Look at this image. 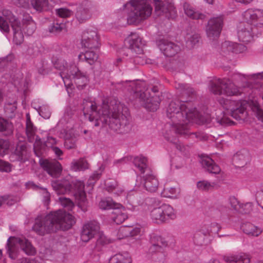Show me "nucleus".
Here are the masks:
<instances>
[{"label": "nucleus", "mask_w": 263, "mask_h": 263, "mask_svg": "<svg viewBox=\"0 0 263 263\" xmlns=\"http://www.w3.org/2000/svg\"><path fill=\"white\" fill-rule=\"evenodd\" d=\"M83 112L85 118L90 121H95V125H99V120L103 118V121L108 122L110 129L119 134H125L130 129V126L128 123V109L125 105L116 101L115 106L111 110L110 106L105 105L103 110L98 109V106L95 102L84 100L83 102Z\"/></svg>", "instance_id": "f257e3e1"}, {"label": "nucleus", "mask_w": 263, "mask_h": 263, "mask_svg": "<svg viewBox=\"0 0 263 263\" xmlns=\"http://www.w3.org/2000/svg\"><path fill=\"white\" fill-rule=\"evenodd\" d=\"M75 218L70 214L63 210L50 212L43 219L37 218L33 230L37 234L55 233L59 230H67L75 223Z\"/></svg>", "instance_id": "f03ea898"}, {"label": "nucleus", "mask_w": 263, "mask_h": 263, "mask_svg": "<svg viewBox=\"0 0 263 263\" xmlns=\"http://www.w3.org/2000/svg\"><path fill=\"white\" fill-rule=\"evenodd\" d=\"M124 85L128 87L127 90L133 100L141 105L149 111H155L158 109L161 99L157 86L148 88L145 81L139 80L126 81Z\"/></svg>", "instance_id": "7ed1b4c3"}, {"label": "nucleus", "mask_w": 263, "mask_h": 263, "mask_svg": "<svg viewBox=\"0 0 263 263\" xmlns=\"http://www.w3.org/2000/svg\"><path fill=\"white\" fill-rule=\"evenodd\" d=\"M167 116L173 122L183 123L199 118V112L191 101H172L167 109Z\"/></svg>", "instance_id": "20e7f679"}, {"label": "nucleus", "mask_w": 263, "mask_h": 263, "mask_svg": "<svg viewBox=\"0 0 263 263\" xmlns=\"http://www.w3.org/2000/svg\"><path fill=\"white\" fill-rule=\"evenodd\" d=\"M242 16L246 22L240 24L238 36L240 41L248 43L253 39L254 27L263 26V10L249 9L243 13Z\"/></svg>", "instance_id": "39448f33"}, {"label": "nucleus", "mask_w": 263, "mask_h": 263, "mask_svg": "<svg viewBox=\"0 0 263 263\" xmlns=\"http://www.w3.org/2000/svg\"><path fill=\"white\" fill-rule=\"evenodd\" d=\"M125 7L129 10L127 18L129 25H137L152 14V8L148 0H130Z\"/></svg>", "instance_id": "423d86ee"}, {"label": "nucleus", "mask_w": 263, "mask_h": 263, "mask_svg": "<svg viewBox=\"0 0 263 263\" xmlns=\"http://www.w3.org/2000/svg\"><path fill=\"white\" fill-rule=\"evenodd\" d=\"M51 184L58 194L72 192L80 203H84L86 200L84 184L81 181L71 182L68 180L64 179L53 181Z\"/></svg>", "instance_id": "0eeeda50"}, {"label": "nucleus", "mask_w": 263, "mask_h": 263, "mask_svg": "<svg viewBox=\"0 0 263 263\" xmlns=\"http://www.w3.org/2000/svg\"><path fill=\"white\" fill-rule=\"evenodd\" d=\"M210 90L214 94H224L227 96H238L241 94L240 88L230 79H213L210 81Z\"/></svg>", "instance_id": "6e6552de"}, {"label": "nucleus", "mask_w": 263, "mask_h": 263, "mask_svg": "<svg viewBox=\"0 0 263 263\" xmlns=\"http://www.w3.org/2000/svg\"><path fill=\"white\" fill-rule=\"evenodd\" d=\"M18 245L27 254L32 255L35 254V249L26 238L10 237L7 241V252L12 259L14 260L17 257Z\"/></svg>", "instance_id": "1a4fd4ad"}, {"label": "nucleus", "mask_w": 263, "mask_h": 263, "mask_svg": "<svg viewBox=\"0 0 263 263\" xmlns=\"http://www.w3.org/2000/svg\"><path fill=\"white\" fill-rule=\"evenodd\" d=\"M188 133L187 124L183 123L173 122L171 129L166 130L164 134V138L170 143L173 144L176 148L181 152L183 151L184 146L180 143L176 137V135H187Z\"/></svg>", "instance_id": "9d476101"}, {"label": "nucleus", "mask_w": 263, "mask_h": 263, "mask_svg": "<svg viewBox=\"0 0 263 263\" xmlns=\"http://www.w3.org/2000/svg\"><path fill=\"white\" fill-rule=\"evenodd\" d=\"M150 216L152 220L158 224L165 222L169 219H174L176 217L173 207L166 204L154 208L151 211Z\"/></svg>", "instance_id": "9b49d317"}, {"label": "nucleus", "mask_w": 263, "mask_h": 263, "mask_svg": "<svg viewBox=\"0 0 263 263\" xmlns=\"http://www.w3.org/2000/svg\"><path fill=\"white\" fill-rule=\"evenodd\" d=\"M220 227L217 223L204 225L196 231L194 236V243L199 246L206 245L209 242V236L211 233H218Z\"/></svg>", "instance_id": "f8f14e48"}, {"label": "nucleus", "mask_w": 263, "mask_h": 263, "mask_svg": "<svg viewBox=\"0 0 263 263\" xmlns=\"http://www.w3.org/2000/svg\"><path fill=\"white\" fill-rule=\"evenodd\" d=\"M155 9L159 15L165 14L169 19H174L177 15L173 0H154Z\"/></svg>", "instance_id": "ddd939ff"}, {"label": "nucleus", "mask_w": 263, "mask_h": 263, "mask_svg": "<svg viewBox=\"0 0 263 263\" xmlns=\"http://www.w3.org/2000/svg\"><path fill=\"white\" fill-rule=\"evenodd\" d=\"M223 25V16L220 15L210 18L206 28L208 37L210 40L217 39L221 33Z\"/></svg>", "instance_id": "4468645a"}, {"label": "nucleus", "mask_w": 263, "mask_h": 263, "mask_svg": "<svg viewBox=\"0 0 263 263\" xmlns=\"http://www.w3.org/2000/svg\"><path fill=\"white\" fill-rule=\"evenodd\" d=\"M223 25V16L220 15L210 18L206 28L208 37L210 40L217 39L221 33Z\"/></svg>", "instance_id": "2eb2a0df"}, {"label": "nucleus", "mask_w": 263, "mask_h": 263, "mask_svg": "<svg viewBox=\"0 0 263 263\" xmlns=\"http://www.w3.org/2000/svg\"><path fill=\"white\" fill-rule=\"evenodd\" d=\"M2 13L3 16H0V29L2 31L5 32H9V25L8 21L11 24V27H14L20 23V21L13 14L10 10L4 9L3 10Z\"/></svg>", "instance_id": "dca6fc26"}, {"label": "nucleus", "mask_w": 263, "mask_h": 263, "mask_svg": "<svg viewBox=\"0 0 263 263\" xmlns=\"http://www.w3.org/2000/svg\"><path fill=\"white\" fill-rule=\"evenodd\" d=\"M92 5L91 2L83 1L77 8L76 17L80 23H83L89 20L92 14Z\"/></svg>", "instance_id": "f3484780"}, {"label": "nucleus", "mask_w": 263, "mask_h": 263, "mask_svg": "<svg viewBox=\"0 0 263 263\" xmlns=\"http://www.w3.org/2000/svg\"><path fill=\"white\" fill-rule=\"evenodd\" d=\"M99 223L95 221H90L85 223L81 232V239L84 242H88L99 232Z\"/></svg>", "instance_id": "a211bd4d"}, {"label": "nucleus", "mask_w": 263, "mask_h": 263, "mask_svg": "<svg viewBox=\"0 0 263 263\" xmlns=\"http://www.w3.org/2000/svg\"><path fill=\"white\" fill-rule=\"evenodd\" d=\"M82 45L88 49H96L99 47V36L96 31H84L82 35Z\"/></svg>", "instance_id": "6ab92c4d"}, {"label": "nucleus", "mask_w": 263, "mask_h": 263, "mask_svg": "<svg viewBox=\"0 0 263 263\" xmlns=\"http://www.w3.org/2000/svg\"><path fill=\"white\" fill-rule=\"evenodd\" d=\"M157 45L166 57H173L180 50L179 45L167 40H160L158 42Z\"/></svg>", "instance_id": "aec40b11"}, {"label": "nucleus", "mask_w": 263, "mask_h": 263, "mask_svg": "<svg viewBox=\"0 0 263 263\" xmlns=\"http://www.w3.org/2000/svg\"><path fill=\"white\" fill-rule=\"evenodd\" d=\"M41 165L49 175L54 178L58 177L62 171L61 164L55 160H44Z\"/></svg>", "instance_id": "412c9836"}, {"label": "nucleus", "mask_w": 263, "mask_h": 263, "mask_svg": "<svg viewBox=\"0 0 263 263\" xmlns=\"http://www.w3.org/2000/svg\"><path fill=\"white\" fill-rule=\"evenodd\" d=\"M126 40L128 43L129 49L137 54L142 53L143 47L145 45V43L138 34L131 33Z\"/></svg>", "instance_id": "4be33fe9"}, {"label": "nucleus", "mask_w": 263, "mask_h": 263, "mask_svg": "<svg viewBox=\"0 0 263 263\" xmlns=\"http://www.w3.org/2000/svg\"><path fill=\"white\" fill-rule=\"evenodd\" d=\"M231 106H235L236 108H230L231 116L236 120H243L247 116L246 111L248 103L246 101L236 102L235 104Z\"/></svg>", "instance_id": "5701e85b"}, {"label": "nucleus", "mask_w": 263, "mask_h": 263, "mask_svg": "<svg viewBox=\"0 0 263 263\" xmlns=\"http://www.w3.org/2000/svg\"><path fill=\"white\" fill-rule=\"evenodd\" d=\"M56 144V140L51 137H48L47 140L43 142L40 139L36 138L34 144V151L36 155L40 156L46 150V147H53V145Z\"/></svg>", "instance_id": "b1692460"}, {"label": "nucleus", "mask_w": 263, "mask_h": 263, "mask_svg": "<svg viewBox=\"0 0 263 263\" xmlns=\"http://www.w3.org/2000/svg\"><path fill=\"white\" fill-rule=\"evenodd\" d=\"M142 182L144 187L147 191L155 192L157 190L159 181L152 171V173H146L143 176Z\"/></svg>", "instance_id": "393cba45"}, {"label": "nucleus", "mask_w": 263, "mask_h": 263, "mask_svg": "<svg viewBox=\"0 0 263 263\" xmlns=\"http://www.w3.org/2000/svg\"><path fill=\"white\" fill-rule=\"evenodd\" d=\"M151 242L152 244L149 248V251L151 253L159 252L161 256H164L162 253L163 248L167 245V242L163 238L159 236L154 235L151 238Z\"/></svg>", "instance_id": "a878e982"}, {"label": "nucleus", "mask_w": 263, "mask_h": 263, "mask_svg": "<svg viewBox=\"0 0 263 263\" xmlns=\"http://www.w3.org/2000/svg\"><path fill=\"white\" fill-rule=\"evenodd\" d=\"M246 49V47L241 44L231 43L229 41H225L221 45V51L224 53L230 52L239 53L245 51Z\"/></svg>", "instance_id": "bb28decb"}, {"label": "nucleus", "mask_w": 263, "mask_h": 263, "mask_svg": "<svg viewBox=\"0 0 263 263\" xmlns=\"http://www.w3.org/2000/svg\"><path fill=\"white\" fill-rule=\"evenodd\" d=\"M97 49H88L84 53H81L78 56L79 61H85L90 65L93 64L99 58Z\"/></svg>", "instance_id": "cd10ccee"}, {"label": "nucleus", "mask_w": 263, "mask_h": 263, "mask_svg": "<svg viewBox=\"0 0 263 263\" xmlns=\"http://www.w3.org/2000/svg\"><path fill=\"white\" fill-rule=\"evenodd\" d=\"M128 218L126 210L122 206L116 208L110 215L112 221L117 224L123 223Z\"/></svg>", "instance_id": "c85d7f7f"}, {"label": "nucleus", "mask_w": 263, "mask_h": 263, "mask_svg": "<svg viewBox=\"0 0 263 263\" xmlns=\"http://www.w3.org/2000/svg\"><path fill=\"white\" fill-rule=\"evenodd\" d=\"M249 153L247 151L237 153L233 157V164L237 167H242L250 161Z\"/></svg>", "instance_id": "c756f323"}, {"label": "nucleus", "mask_w": 263, "mask_h": 263, "mask_svg": "<svg viewBox=\"0 0 263 263\" xmlns=\"http://www.w3.org/2000/svg\"><path fill=\"white\" fill-rule=\"evenodd\" d=\"M201 163L202 166L210 173L218 174L221 171L220 167L208 156H202Z\"/></svg>", "instance_id": "7c9ffc66"}, {"label": "nucleus", "mask_w": 263, "mask_h": 263, "mask_svg": "<svg viewBox=\"0 0 263 263\" xmlns=\"http://www.w3.org/2000/svg\"><path fill=\"white\" fill-rule=\"evenodd\" d=\"M133 163L141 174L152 173V170L148 166L146 157L142 156L136 157L133 160Z\"/></svg>", "instance_id": "2f4dec72"}, {"label": "nucleus", "mask_w": 263, "mask_h": 263, "mask_svg": "<svg viewBox=\"0 0 263 263\" xmlns=\"http://www.w3.org/2000/svg\"><path fill=\"white\" fill-rule=\"evenodd\" d=\"M35 23L29 15L24 16L23 20L22 29L23 32L27 35H32L36 29Z\"/></svg>", "instance_id": "473e14b6"}, {"label": "nucleus", "mask_w": 263, "mask_h": 263, "mask_svg": "<svg viewBox=\"0 0 263 263\" xmlns=\"http://www.w3.org/2000/svg\"><path fill=\"white\" fill-rule=\"evenodd\" d=\"M223 258L228 263H249L250 262V256L245 253L236 255L224 256Z\"/></svg>", "instance_id": "72a5a7b5"}, {"label": "nucleus", "mask_w": 263, "mask_h": 263, "mask_svg": "<svg viewBox=\"0 0 263 263\" xmlns=\"http://www.w3.org/2000/svg\"><path fill=\"white\" fill-rule=\"evenodd\" d=\"M183 9L185 14L192 19L203 20L206 17L205 14L195 11L193 7L187 2L184 3Z\"/></svg>", "instance_id": "f704fd0d"}, {"label": "nucleus", "mask_w": 263, "mask_h": 263, "mask_svg": "<svg viewBox=\"0 0 263 263\" xmlns=\"http://www.w3.org/2000/svg\"><path fill=\"white\" fill-rule=\"evenodd\" d=\"M241 228L246 234L254 237H257L262 233V230L250 222L242 223Z\"/></svg>", "instance_id": "c9c22d12"}, {"label": "nucleus", "mask_w": 263, "mask_h": 263, "mask_svg": "<svg viewBox=\"0 0 263 263\" xmlns=\"http://www.w3.org/2000/svg\"><path fill=\"white\" fill-rule=\"evenodd\" d=\"M229 208L222 203H217L210 208V212L212 216L215 217L221 218L224 215Z\"/></svg>", "instance_id": "e433bc0d"}, {"label": "nucleus", "mask_w": 263, "mask_h": 263, "mask_svg": "<svg viewBox=\"0 0 263 263\" xmlns=\"http://www.w3.org/2000/svg\"><path fill=\"white\" fill-rule=\"evenodd\" d=\"M15 154L18 156V159L22 162L27 161L30 157V153L25 143H20L17 145Z\"/></svg>", "instance_id": "4c0bfd02"}, {"label": "nucleus", "mask_w": 263, "mask_h": 263, "mask_svg": "<svg viewBox=\"0 0 263 263\" xmlns=\"http://www.w3.org/2000/svg\"><path fill=\"white\" fill-rule=\"evenodd\" d=\"M73 82L79 89H82L86 86L87 83V79L85 75L78 70L74 74H72Z\"/></svg>", "instance_id": "58836bf2"}, {"label": "nucleus", "mask_w": 263, "mask_h": 263, "mask_svg": "<svg viewBox=\"0 0 263 263\" xmlns=\"http://www.w3.org/2000/svg\"><path fill=\"white\" fill-rule=\"evenodd\" d=\"M71 170L74 171H84L88 168V163L86 160L83 158H80L79 160H74L71 163Z\"/></svg>", "instance_id": "ea45409f"}, {"label": "nucleus", "mask_w": 263, "mask_h": 263, "mask_svg": "<svg viewBox=\"0 0 263 263\" xmlns=\"http://www.w3.org/2000/svg\"><path fill=\"white\" fill-rule=\"evenodd\" d=\"M99 207L102 210L115 209L116 208H120L122 205L115 202L112 199L107 198L102 199L99 204Z\"/></svg>", "instance_id": "a19ab883"}, {"label": "nucleus", "mask_w": 263, "mask_h": 263, "mask_svg": "<svg viewBox=\"0 0 263 263\" xmlns=\"http://www.w3.org/2000/svg\"><path fill=\"white\" fill-rule=\"evenodd\" d=\"M0 132H4L5 136H10L13 133V126L7 120L0 117Z\"/></svg>", "instance_id": "79ce46f5"}, {"label": "nucleus", "mask_w": 263, "mask_h": 263, "mask_svg": "<svg viewBox=\"0 0 263 263\" xmlns=\"http://www.w3.org/2000/svg\"><path fill=\"white\" fill-rule=\"evenodd\" d=\"M131 261V258L126 253L117 254L109 259V263H130Z\"/></svg>", "instance_id": "37998d69"}, {"label": "nucleus", "mask_w": 263, "mask_h": 263, "mask_svg": "<svg viewBox=\"0 0 263 263\" xmlns=\"http://www.w3.org/2000/svg\"><path fill=\"white\" fill-rule=\"evenodd\" d=\"M13 32V42L16 45L21 44L24 41V35L21 30V23L12 27Z\"/></svg>", "instance_id": "c03bdc74"}, {"label": "nucleus", "mask_w": 263, "mask_h": 263, "mask_svg": "<svg viewBox=\"0 0 263 263\" xmlns=\"http://www.w3.org/2000/svg\"><path fill=\"white\" fill-rule=\"evenodd\" d=\"M52 62L55 69L61 72L68 71V64L64 60L53 58Z\"/></svg>", "instance_id": "a18cd8bd"}, {"label": "nucleus", "mask_w": 263, "mask_h": 263, "mask_svg": "<svg viewBox=\"0 0 263 263\" xmlns=\"http://www.w3.org/2000/svg\"><path fill=\"white\" fill-rule=\"evenodd\" d=\"M215 182H210L206 180L199 181L197 183V187L202 191H209L217 186Z\"/></svg>", "instance_id": "49530a36"}, {"label": "nucleus", "mask_w": 263, "mask_h": 263, "mask_svg": "<svg viewBox=\"0 0 263 263\" xmlns=\"http://www.w3.org/2000/svg\"><path fill=\"white\" fill-rule=\"evenodd\" d=\"M175 87L177 89H180L182 91V93L187 95L189 96L194 97L196 94L194 89L186 84L178 83L175 85Z\"/></svg>", "instance_id": "de8ad7c7"}, {"label": "nucleus", "mask_w": 263, "mask_h": 263, "mask_svg": "<svg viewBox=\"0 0 263 263\" xmlns=\"http://www.w3.org/2000/svg\"><path fill=\"white\" fill-rule=\"evenodd\" d=\"M177 190L170 185L169 183L165 184L162 194L165 197L172 198L176 196Z\"/></svg>", "instance_id": "09e8293b"}, {"label": "nucleus", "mask_w": 263, "mask_h": 263, "mask_svg": "<svg viewBox=\"0 0 263 263\" xmlns=\"http://www.w3.org/2000/svg\"><path fill=\"white\" fill-rule=\"evenodd\" d=\"M60 74L63 79L65 87L67 88H71L73 85V82L72 73L69 74L68 71H65L60 72Z\"/></svg>", "instance_id": "8fccbe9b"}, {"label": "nucleus", "mask_w": 263, "mask_h": 263, "mask_svg": "<svg viewBox=\"0 0 263 263\" xmlns=\"http://www.w3.org/2000/svg\"><path fill=\"white\" fill-rule=\"evenodd\" d=\"M35 133L36 128L34 126L33 123L26 124V133L28 140L30 142H33L34 141Z\"/></svg>", "instance_id": "3c124183"}, {"label": "nucleus", "mask_w": 263, "mask_h": 263, "mask_svg": "<svg viewBox=\"0 0 263 263\" xmlns=\"http://www.w3.org/2000/svg\"><path fill=\"white\" fill-rule=\"evenodd\" d=\"M31 4L35 10L42 11L47 6L48 0H31Z\"/></svg>", "instance_id": "603ef678"}, {"label": "nucleus", "mask_w": 263, "mask_h": 263, "mask_svg": "<svg viewBox=\"0 0 263 263\" xmlns=\"http://www.w3.org/2000/svg\"><path fill=\"white\" fill-rule=\"evenodd\" d=\"M197 118L194 119L193 120H191L190 121H186V123L187 124L188 126V133L187 135H184V136H187L189 138L192 139H196L197 140H201L204 138V136L202 133L200 132H195V133H190L189 132L190 130V124L191 122L195 121Z\"/></svg>", "instance_id": "864d4df0"}, {"label": "nucleus", "mask_w": 263, "mask_h": 263, "mask_svg": "<svg viewBox=\"0 0 263 263\" xmlns=\"http://www.w3.org/2000/svg\"><path fill=\"white\" fill-rule=\"evenodd\" d=\"M252 208L253 204L252 202L241 203L237 212L242 214H249L252 210Z\"/></svg>", "instance_id": "5fc2aeb1"}, {"label": "nucleus", "mask_w": 263, "mask_h": 263, "mask_svg": "<svg viewBox=\"0 0 263 263\" xmlns=\"http://www.w3.org/2000/svg\"><path fill=\"white\" fill-rule=\"evenodd\" d=\"M251 108L258 119L263 121V110L260 108L258 104L256 102H253Z\"/></svg>", "instance_id": "6e6d98bb"}, {"label": "nucleus", "mask_w": 263, "mask_h": 263, "mask_svg": "<svg viewBox=\"0 0 263 263\" xmlns=\"http://www.w3.org/2000/svg\"><path fill=\"white\" fill-rule=\"evenodd\" d=\"M130 227H121L118 232V238L121 239L129 236Z\"/></svg>", "instance_id": "4d7b16f0"}, {"label": "nucleus", "mask_w": 263, "mask_h": 263, "mask_svg": "<svg viewBox=\"0 0 263 263\" xmlns=\"http://www.w3.org/2000/svg\"><path fill=\"white\" fill-rule=\"evenodd\" d=\"M65 28V25L63 23L59 24L54 23L49 29L51 33L55 34L61 32Z\"/></svg>", "instance_id": "13d9d810"}, {"label": "nucleus", "mask_w": 263, "mask_h": 263, "mask_svg": "<svg viewBox=\"0 0 263 263\" xmlns=\"http://www.w3.org/2000/svg\"><path fill=\"white\" fill-rule=\"evenodd\" d=\"M77 139L76 138L66 139L64 142V146L66 149H74L77 147Z\"/></svg>", "instance_id": "bf43d9fd"}, {"label": "nucleus", "mask_w": 263, "mask_h": 263, "mask_svg": "<svg viewBox=\"0 0 263 263\" xmlns=\"http://www.w3.org/2000/svg\"><path fill=\"white\" fill-rule=\"evenodd\" d=\"M57 14L60 17L62 18H67L70 17L72 12L70 10L66 8H60L57 9Z\"/></svg>", "instance_id": "052dcab7"}, {"label": "nucleus", "mask_w": 263, "mask_h": 263, "mask_svg": "<svg viewBox=\"0 0 263 263\" xmlns=\"http://www.w3.org/2000/svg\"><path fill=\"white\" fill-rule=\"evenodd\" d=\"M61 204L64 207L67 209L68 211H71L74 207V204L73 202L69 199L66 198H60Z\"/></svg>", "instance_id": "680f3d73"}, {"label": "nucleus", "mask_w": 263, "mask_h": 263, "mask_svg": "<svg viewBox=\"0 0 263 263\" xmlns=\"http://www.w3.org/2000/svg\"><path fill=\"white\" fill-rule=\"evenodd\" d=\"M219 103L226 109L229 110L232 105L235 104V101H231L222 97L218 99Z\"/></svg>", "instance_id": "e2e57ef3"}, {"label": "nucleus", "mask_w": 263, "mask_h": 263, "mask_svg": "<svg viewBox=\"0 0 263 263\" xmlns=\"http://www.w3.org/2000/svg\"><path fill=\"white\" fill-rule=\"evenodd\" d=\"M229 200L232 208L237 212L238 209L240 208L241 203L234 196L230 197Z\"/></svg>", "instance_id": "0e129e2a"}, {"label": "nucleus", "mask_w": 263, "mask_h": 263, "mask_svg": "<svg viewBox=\"0 0 263 263\" xmlns=\"http://www.w3.org/2000/svg\"><path fill=\"white\" fill-rule=\"evenodd\" d=\"M16 109V102L7 103L5 106V110L6 114H13Z\"/></svg>", "instance_id": "69168bd1"}, {"label": "nucleus", "mask_w": 263, "mask_h": 263, "mask_svg": "<svg viewBox=\"0 0 263 263\" xmlns=\"http://www.w3.org/2000/svg\"><path fill=\"white\" fill-rule=\"evenodd\" d=\"M256 200L258 205L263 209V185L261 187L260 191L257 192L256 194Z\"/></svg>", "instance_id": "338daca9"}, {"label": "nucleus", "mask_w": 263, "mask_h": 263, "mask_svg": "<svg viewBox=\"0 0 263 263\" xmlns=\"http://www.w3.org/2000/svg\"><path fill=\"white\" fill-rule=\"evenodd\" d=\"M200 36L198 34H194L192 35L187 40V44L189 46L193 47L199 41Z\"/></svg>", "instance_id": "774afa93"}]
</instances>
